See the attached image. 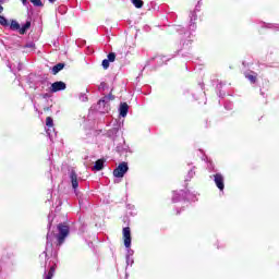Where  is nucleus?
<instances>
[{"label": "nucleus", "instance_id": "17", "mask_svg": "<svg viewBox=\"0 0 279 279\" xmlns=\"http://www.w3.org/2000/svg\"><path fill=\"white\" fill-rule=\"evenodd\" d=\"M24 48L26 49L24 51H26V53H29V51H34L36 49V44L28 43V44L25 45Z\"/></svg>", "mask_w": 279, "mask_h": 279}, {"label": "nucleus", "instance_id": "11", "mask_svg": "<svg viewBox=\"0 0 279 279\" xmlns=\"http://www.w3.org/2000/svg\"><path fill=\"white\" fill-rule=\"evenodd\" d=\"M246 80L251 82V84H256V73L254 72H246L245 74Z\"/></svg>", "mask_w": 279, "mask_h": 279}, {"label": "nucleus", "instance_id": "7", "mask_svg": "<svg viewBox=\"0 0 279 279\" xmlns=\"http://www.w3.org/2000/svg\"><path fill=\"white\" fill-rule=\"evenodd\" d=\"M60 90H66V83L58 81L50 85V93H58Z\"/></svg>", "mask_w": 279, "mask_h": 279}, {"label": "nucleus", "instance_id": "27", "mask_svg": "<svg viewBox=\"0 0 279 279\" xmlns=\"http://www.w3.org/2000/svg\"><path fill=\"white\" fill-rule=\"evenodd\" d=\"M195 175V171L194 170H190L189 171V178L191 179V178H193Z\"/></svg>", "mask_w": 279, "mask_h": 279}, {"label": "nucleus", "instance_id": "12", "mask_svg": "<svg viewBox=\"0 0 279 279\" xmlns=\"http://www.w3.org/2000/svg\"><path fill=\"white\" fill-rule=\"evenodd\" d=\"M104 159H98L96 162H95V165H94V167H93V170L94 171H101V169H104Z\"/></svg>", "mask_w": 279, "mask_h": 279}, {"label": "nucleus", "instance_id": "6", "mask_svg": "<svg viewBox=\"0 0 279 279\" xmlns=\"http://www.w3.org/2000/svg\"><path fill=\"white\" fill-rule=\"evenodd\" d=\"M225 180L226 179L223 178V174L221 173L214 174V182L217 189H219V191H223V189H226Z\"/></svg>", "mask_w": 279, "mask_h": 279}, {"label": "nucleus", "instance_id": "10", "mask_svg": "<svg viewBox=\"0 0 279 279\" xmlns=\"http://www.w3.org/2000/svg\"><path fill=\"white\" fill-rule=\"evenodd\" d=\"M51 247H52V244H51V235L48 233V234H47L46 251L44 252V256H45L46 258H47V254H49Z\"/></svg>", "mask_w": 279, "mask_h": 279}, {"label": "nucleus", "instance_id": "28", "mask_svg": "<svg viewBox=\"0 0 279 279\" xmlns=\"http://www.w3.org/2000/svg\"><path fill=\"white\" fill-rule=\"evenodd\" d=\"M172 202H178V193H174L172 196Z\"/></svg>", "mask_w": 279, "mask_h": 279}, {"label": "nucleus", "instance_id": "34", "mask_svg": "<svg viewBox=\"0 0 279 279\" xmlns=\"http://www.w3.org/2000/svg\"><path fill=\"white\" fill-rule=\"evenodd\" d=\"M50 1V3H53V1H56V0H49Z\"/></svg>", "mask_w": 279, "mask_h": 279}, {"label": "nucleus", "instance_id": "8", "mask_svg": "<svg viewBox=\"0 0 279 279\" xmlns=\"http://www.w3.org/2000/svg\"><path fill=\"white\" fill-rule=\"evenodd\" d=\"M130 110V106L128 105V102H121L120 107H119V112H120V117H128V112Z\"/></svg>", "mask_w": 279, "mask_h": 279}, {"label": "nucleus", "instance_id": "32", "mask_svg": "<svg viewBox=\"0 0 279 279\" xmlns=\"http://www.w3.org/2000/svg\"><path fill=\"white\" fill-rule=\"evenodd\" d=\"M190 27H192V29H195V24H191Z\"/></svg>", "mask_w": 279, "mask_h": 279}, {"label": "nucleus", "instance_id": "5", "mask_svg": "<svg viewBox=\"0 0 279 279\" xmlns=\"http://www.w3.org/2000/svg\"><path fill=\"white\" fill-rule=\"evenodd\" d=\"M46 133L48 134L49 138H53V134L56 136V129H53V119L51 117L46 118Z\"/></svg>", "mask_w": 279, "mask_h": 279}, {"label": "nucleus", "instance_id": "23", "mask_svg": "<svg viewBox=\"0 0 279 279\" xmlns=\"http://www.w3.org/2000/svg\"><path fill=\"white\" fill-rule=\"evenodd\" d=\"M106 88H108V84H106L104 82L100 83L99 86H98V90H100V93L106 90Z\"/></svg>", "mask_w": 279, "mask_h": 279}, {"label": "nucleus", "instance_id": "2", "mask_svg": "<svg viewBox=\"0 0 279 279\" xmlns=\"http://www.w3.org/2000/svg\"><path fill=\"white\" fill-rule=\"evenodd\" d=\"M113 99H114V96L112 94H109L104 98H101L98 101L99 112H101L102 114H106V112H110V101H113Z\"/></svg>", "mask_w": 279, "mask_h": 279}, {"label": "nucleus", "instance_id": "4", "mask_svg": "<svg viewBox=\"0 0 279 279\" xmlns=\"http://www.w3.org/2000/svg\"><path fill=\"white\" fill-rule=\"evenodd\" d=\"M130 170V167H128V162H121L114 170H113V177L114 178H123L128 171Z\"/></svg>", "mask_w": 279, "mask_h": 279}, {"label": "nucleus", "instance_id": "30", "mask_svg": "<svg viewBox=\"0 0 279 279\" xmlns=\"http://www.w3.org/2000/svg\"><path fill=\"white\" fill-rule=\"evenodd\" d=\"M197 20V15H195V13L192 14L191 21H196Z\"/></svg>", "mask_w": 279, "mask_h": 279}, {"label": "nucleus", "instance_id": "25", "mask_svg": "<svg viewBox=\"0 0 279 279\" xmlns=\"http://www.w3.org/2000/svg\"><path fill=\"white\" fill-rule=\"evenodd\" d=\"M110 66V61L108 59L102 60V69H108Z\"/></svg>", "mask_w": 279, "mask_h": 279}, {"label": "nucleus", "instance_id": "20", "mask_svg": "<svg viewBox=\"0 0 279 279\" xmlns=\"http://www.w3.org/2000/svg\"><path fill=\"white\" fill-rule=\"evenodd\" d=\"M130 265H134V258L130 257V255H126V266L130 267Z\"/></svg>", "mask_w": 279, "mask_h": 279}, {"label": "nucleus", "instance_id": "26", "mask_svg": "<svg viewBox=\"0 0 279 279\" xmlns=\"http://www.w3.org/2000/svg\"><path fill=\"white\" fill-rule=\"evenodd\" d=\"M80 100L81 101H88V96H86V94H81L80 95Z\"/></svg>", "mask_w": 279, "mask_h": 279}, {"label": "nucleus", "instance_id": "33", "mask_svg": "<svg viewBox=\"0 0 279 279\" xmlns=\"http://www.w3.org/2000/svg\"><path fill=\"white\" fill-rule=\"evenodd\" d=\"M1 12H3V8H2V5L0 4V14H1Z\"/></svg>", "mask_w": 279, "mask_h": 279}, {"label": "nucleus", "instance_id": "16", "mask_svg": "<svg viewBox=\"0 0 279 279\" xmlns=\"http://www.w3.org/2000/svg\"><path fill=\"white\" fill-rule=\"evenodd\" d=\"M29 27H32V23L31 22H26L22 27L20 26V34H25V32H27V29H29Z\"/></svg>", "mask_w": 279, "mask_h": 279}, {"label": "nucleus", "instance_id": "18", "mask_svg": "<svg viewBox=\"0 0 279 279\" xmlns=\"http://www.w3.org/2000/svg\"><path fill=\"white\" fill-rule=\"evenodd\" d=\"M41 90H46L47 93H51V84L49 82L41 83Z\"/></svg>", "mask_w": 279, "mask_h": 279}, {"label": "nucleus", "instance_id": "29", "mask_svg": "<svg viewBox=\"0 0 279 279\" xmlns=\"http://www.w3.org/2000/svg\"><path fill=\"white\" fill-rule=\"evenodd\" d=\"M41 97H43L44 99H49L50 95H49L48 93H46V94H43Z\"/></svg>", "mask_w": 279, "mask_h": 279}, {"label": "nucleus", "instance_id": "19", "mask_svg": "<svg viewBox=\"0 0 279 279\" xmlns=\"http://www.w3.org/2000/svg\"><path fill=\"white\" fill-rule=\"evenodd\" d=\"M135 8H143V0H132Z\"/></svg>", "mask_w": 279, "mask_h": 279}, {"label": "nucleus", "instance_id": "3", "mask_svg": "<svg viewBox=\"0 0 279 279\" xmlns=\"http://www.w3.org/2000/svg\"><path fill=\"white\" fill-rule=\"evenodd\" d=\"M58 231L59 233L57 234V245L60 246L64 243V241H66V236H69L70 229L66 225H58Z\"/></svg>", "mask_w": 279, "mask_h": 279}, {"label": "nucleus", "instance_id": "31", "mask_svg": "<svg viewBox=\"0 0 279 279\" xmlns=\"http://www.w3.org/2000/svg\"><path fill=\"white\" fill-rule=\"evenodd\" d=\"M23 5H27V0H22Z\"/></svg>", "mask_w": 279, "mask_h": 279}, {"label": "nucleus", "instance_id": "22", "mask_svg": "<svg viewBox=\"0 0 279 279\" xmlns=\"http://www.w3.org/2000/svg\"><path fill=\"white\" fill-rule=\"evenodd\" d=\"M0 25H3V27L8 26V20L2 15H0Z\"/></svg>", "mask_w": 279, "mask_h": 279}, {"label": "nucleus", "instance_id": "1", "mask_svg": "<svg viewBox=\"0 0 279 279\" xmlns=\"http://www.w3.org/2000/svg\"><path fill=\"white\" fill-rule=\"evenodd\" d=\"M122 234H123L124 246L128 250L126 256L132 257L134 255V251L130 248L132 247V231L130 230V227L123 228Z\"/></svg>", "mask_w": 279, "mask_h": 279}, {"label": "nucleus", "instance_id": "24", "mask_svg": "<svg viewBox=\"0 0 279 279\" xmlns=\"http://www.w3.org/2000/svg\"><path fill=\"white\" fill-rule=\"evenodd\" d=\"M116 59H117V54H114L113 52L108 54V59L107 60H109V62H114Z\"/></svg>", "mask_w": 279, "mask_h": 279}, {"label": "nucleus", "instance_id": "14", "mask_svg": "<svg viewBox=\"0 0 279 279\" xmlns=\"http://www.w3.org/2000/svg\"><path fill=\"white\" fill-rule=\"evenodd\" d=\"M62 69H64V63H58L52 68V75H58Z\"/></svg>", "mask_w": 279, "mask_h": 279}, {"label": "nucleus", "instance_id": "21", "mask_svg": "<svg viewBox=\"0 0 279 279\" xmlns=\"http://www.w3.org/2000/svg\"><path fill=\"white\" fill-rule=\"evenodd\" d=\"M31 3H33V5H36L37 8L43 7V1L40 0H31Z\"/></svg>", "mask_w": 279, "mask_h": 279}, {"label": "nucleus", "instance_id": "13", "mask_svg": "<svg viewBox=\"0 0 279 279\" xmlns=\"http://www.w3.org/2000/svg\"><path fill=\"white\" fill-rule=\"evenodd\" d=\"M56 274V265L51 266L48 272H45L44 279H52Z\"/></svg>", "mask_w": 279, "mask_h": 279}, {"label": "nucleus", "instance_id": "9", "mask_svg": "<svg viewBox=\"0 0 279 279\" xmlns=\"http://www.w3.org/2000/svg\"><path fill=\"white\" fill-rule=\"evenodd\" d=\"M70 179H71V182H72V187L74 190L77 189L78 182H77V173H75V171H71Z\"/></svg>", "mask_w": 279, "mask_h": 279}, {"label": "nucleus", "instance_id": "15", "mask_svg": "<svg viewBox=\"0 0 279 279\" xmlns=\"http://www.w3.org/2000/svg\"><path fill=\"white\" fill-rule=\"evenodd\" d=\"M10 27H11V29H13L14 32H20V29H21V24H19V22H16L15 20H12Z\"/></svg>", "mask_w": 279, "mask_h": 279}]
</instances>
